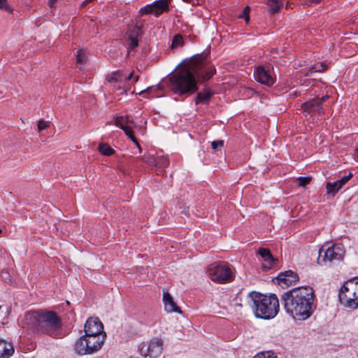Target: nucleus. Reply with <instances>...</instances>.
Instances as JSON below:
<instances>
[{"mask_svg": "<svg viewBox=\"0 0 358 358\" xmlns=\"http://www.w3.org/2000/svg\"><path fill=\"white\" fill-rule=\"evenodd\" d=\"M49 127V122H46L43 120H40L38 122V124H37V127H38V131L40 132L42 130L48 128Z\"/></svg>", "mask_w": 358, "mask_h": 358, "instance_id": "nucleus-34", "label": "nucleus"}, {"mask_svg": "<svg viewBox=\"0 0 358 358\" xmlns=\"http://www.w3.org/2000/svg\"><path fill=\"white\" fill-rule=\"evenodd\" d=\"M249 10L250 7L246 6L243 10L238 15L239 18H244L245 21L248 22L249 21L250 17H249Z\"/></svg>", "mask_w": 358, "mask_h": 358, "instance_id": "nucleus-33", "label": "nucleus"}, {"mask_svg": "<svg viewBox=\"0 0 358 358\" xmlns=\"http://www.w3.org/2000/svg\"><path fill=\"white\" fill-rule=\"evenodd\" d=\"M329 99V96H323L322 97H316L308 101L302 103V108L308 113H323L322 103Z\"/></svg>", "mask_w": 358, "mask_h": 358, "instance_id": "nucleus-12", "label": "nucleus"}, {"mask_svg": "<svg viewBox=\"0 0 358 358\" xmlns=\"http://www.w3.org/2000/svg\"><path fill=\"white\" fill-rule=\"evenodd\" d=\"M142 26L135 25L134 29L130 31L129 34H133L134 36L138 38V36L141 34Z\"/></svg>", "mask_w": 358, "mask_h": 358, "instance_id": "nucleus-36", "label": "nucleus"}, {"mask_svg": "<svg viewBox=\"0 0 358 358\" xmlns=\"http://www.w3.org/2000/svg\"><path fill=\"white\" fill-rule=\"evenodd\" d=\"M74 349L76 352L80 355L92 354V350H91V348L87 345L84 335L76 341Z\"/></svg>", "mask_w": 358, "mask_h": 358, "instance_id": "nucleus-18", "label": "nucleus"}, {"mask_svg": "<svg viewBox=\"0 0 358 358\" xmlns=\"http://www.w3.org/2000/svg\"><path fill=\"white\" fill-rule=\"evenodd\" d=\"M209 278L218 283H227L234 278V273L227 262L214 263L208 269Z\"/></svg>", "mask_w": 358, "mask_h": 358, "instance_id": "nucleus-7", "label": "nucleus"}, {"mask_svg": "<svg viewBox=\"0 0 358 358\" xmlns=\"http://www.w3.org/2000/svg\"><path fill=\"white\" fill-rule=\"evenodd\" d=\"M130 139L133 141L134 144H138V141L134 136L130 138Z\"/></svg>", "mask_w": 358, "mask_h": 358, "instance_id": "nucleus-44", "label": "nucleus"}, {"mask_svg": "<svg viewBox=\"0 0 358 358\" xmlns=\"http://www.w3.org/2000/svg\"><path fill=\"white\" fill-rule=\"evenodd\" d=\"M327 66L324 63H317L309 67L308 70L304 73L303 76L308 77L315 72H322L327 69Z\"/></svg>", "mask_w": 358, "mask_h": 358, "instance_id": "nucleus-24", "label": "nucleus"}, {"mask_svg": "<svg viewBox=\"0 0 358 358\" xmlns=\"http://www.w3.org/2000/svg\"><path fill=\"white\" fill-rule=\"evenodd\" d=\"M138 80V76H136L134 78L133 82L136 83Z\"/></svg>", "mask_w": 358, "mask_h": 358, "instance_id": "nucleus-47", "label": "nucleus"}, {"mask_svg": "<svg viewBox=\"0 0 358 358\" xmlns=\"http://www.w3.org/2000/svg\"><path fill=\"white\" fill-rule=\"evenodd\" d=\"M171 0H157L151 4L146 5L141 8L139 10V15L154 14L155 16L159 17L163 13L169 10V4Z\"/></svg>", "mask_w": 358, "mask_h": 358, "instance_id": "nucleus-8", "label": "nucleus"}, {"mask_svg": "<svg viewBox=\"0 0 358 358\" xmlns=\"http://www.w3.org/2000/svg\"><path fill=\"white\" fill-rule=\"evenodd\" d=\"M213 95V92L209 88H205L202 92L197 93L194 99L195 103H208Z\"/></svg>", "mask_w": 358, "mask_h": 358, "instance_id": "nucleus-20", "label": "nucleus"}, {"mask_svg": "<svg viewBox=\"0 0 358 358\" xmlns=\"http://www.w3.org/2000/svg\"><path fill=\"white\" fill-rule=\"evenodd\" d=\"M135 124L129 115L117 117L115 120V125L122 129L129 138L134 136L132 126Z\"/></svg>", "mask_w": 358, "mask_h": 358, "instance_id": "nucleus-13", "label": "nucleus"}, {"mask_svg": "<svg viewBox=\"0 0 358 358\" xmlns=\"http://www.w3.org/2000/svg\"><path fill=\"white\" fill-rule=\"evenodd\" d=\"M201 59L200 55L193 56L169 78V87L173 94L188 96L198 90L197 76L201 69Z\"/></svg>", "mask_w": 358, "mask_h": 358, "instance_id": "nucleus-2", "label": "nucleus"}, {"mask_svg": "<svg viewBox=\"0 0 358 358\" xmlns=\"http://www.w3.org/2000/svg\"><path fill=\"white\" fill-rule=\"evenodd\" d=\"M57 1V0H49L48 6L50 8H52L55 6V3Z\"/></svg>", "mask_w": 358, "mask_h": 358, "instance_id": "nucleus-43", "label": "nucleus"}, {"mask_svg": "<svg viewBox=\"0 0 358 358\" xmlns=\"http://www.w3.org/2000/svg\"><path fill=\"white\" fill-rule=\"evenodd\" d=\"M103 326L101 322L97 317L89 318L85 324V334L90 336H104L106 334L103 331Z\"/></svg>", "mask_w": 358, "mask_h": 358, "instance_id": "nucleus-9", "label": "nucleus"}, {"mask_svg": "<svg viewBox=\"0 0 358 358\" xmlns=\"http://www.w3.org/2000/svg\"><path fill=\"white\" fill-rule=\"evenodd\" d=\"M224 145V141L220 140L216 141H213L211 143V146L213 150H217L218 148H222Z\"/></svg>", "mask_w": 358, "mask_h": 358, "instance_id": "nucleus-38", "label": "nucleus"}, {"mask_svg": "<svg viewBox=\"0 0 358 358\" xmlns=\"http://www.w3.org/2000/svg\"><path fill=\"white\" fill-rule=\"evenodd\" d=\"M262 260V268L264 271H268L273 268L277 265L278 262V259L273 257L271 252L266 255Z\"/></svg>", "mask_w": 358, "mask_h": 358, "instance_id": "nucleus-22", "label": "nucleus"}, {"mask_svg": "<svg viewBox=\"0 0 358 358\" xmlns=\"http://www.w3.org/2000/svg\"><path fill=\"white\" fill-rule=\"evenodd\" d=\"M315 294L310 286L298 287L284 292L281 302L286 312L296 320H306L313 314Z\"/></svg>", "mask_w": 358, "mask_h": 358, "instance_id": "nucleus-1", "label": "nucleus"}, {"mask_svg": "<svg viewBox=\"0 0 358 358\" xmlns=\"http://www.w3.org/2000/svg\"><path fill=\"white\" fill-rule=\"evenodd\" d=\"M134 75V71L131 72L127 77H126L124 79L125 80H131L133 79Z\"/></svg>", "mask_w": 358, "mask_h": 358, "instance_id": "nucleus-42", "label": "nucleus"}, {"mask_svg": "<svg viewBox=\"0 0 358 358\" xmlns=\"http://www.w3.org/2000/svg\"><path fill=\"white\" fill-rule=\"evenodd\" d=\"M296 180L299 182V185L301 187H305L308 184H309L311 181L310 177H299Z\"/></svg>", "mask_w": 358, "mask_h": 358, "instance_id": "nucleus-32", "label": "nucleus"}, {"mask_svg": "<svg viewBox=\"0 0 358 358\" xmlns=\"http://www.w3.org/2000/svg\"><path fill=\"white\" fill-rule=\"evenodd\" d=\"M352 177V174L350 173L348 176H345L343 178H341L340 180H338L337 182L343 187L347 182H348L351 178Z\"/></svg>", "mask_w": 358, "mask_h": 358, "instance_id": "nucleus-35", "label": "nucleus"}, {"mask_svg": "<svg viewBox=\"0 0 358 358\" xmlns=\"http://www.w3.org/2000/svg\"><path fill=\"white\" fill-rule=\"evenodd\" d=\"M183 45V38L181 35L177 34L173 36L171 43V48H177Z\"/></svg>", "mask_w": 358, "mask_h": 358, "instance_id": "nucleus-28", "label": "nucleus"}, {"mask_svg": "<svg viewBox=\"0 0 358 358\" xmlns=\"http://www.w3.org/2000/svg\"><path fill=\"white\" fill-rule=\"evenodd\" d=\"M278 283L282 287H287L293 285L299 280L296 273L289 270L284 273H281L277 277Z\"/></svg>", "mask_w": 358, "mask_h": 358, "instance_id": "nucleus-14", "label": "nucleus"}, {"mask_svg": "<svg viewBox=\"0 0 358 358\" xmlns=\"http://www.w3.org/2000/svg\"><path fill=\"white\" fill-rule=\"evenodd\" d=\"M255 76L258 82L267 86H271L275 82V78L272 76L270 69L262 66L256 69Z\"/></svg>", "mask_w": 358, "mask_h": 358, "instance_id": "nucleus-11", "label": "nucleus"}, {"mask_svg": "<svg viewBox=\"0 0 358 358\" xmlns=\"http://www.w3.org/2000/svg\"><path fill=\"white\" fill-rule=\"evenodd\" d=\"M24 323L34 334L48 335L52 338L59 336L62 327V320L57 313L46 310L27 312Z\"/></svg>", "mask_w": 358, "mask_h": 358, "instance_id": "nucleus-3", "label": "nucleus"}, {"mask_svg": "<svg viewBox=\"0 0 358 358\" xmlns=\"http://www.w3.org/2000/svg\"><path fill=\"white\" fill-rule=\"evenodd\" d=\"M1 278L6 282H10V274L7 271L3 270L0 274Z\"/></svg>", "mask_w": 358, "mask_h": 358, "instance_id": "nucleus-39", "label": "nucleus"}, {"mask_svg": "<svg viewBox=\"0 0 358 358\" xmlns=\"http://www.w3.org/2000/svg\"><path fill=\"white\" fill-rule=\"evenodd\" d=\"M135 145L137 146L138 149L139 150V152H141L142 148H141L139 143L138 142V144H135Z\"/></svg>", "mask_w": 358, "mask_h": 358, "instance_id": "nucleus-46", "label": "nucleus"}, {"mask_svg": "<svg viewBox=\"0 0 358 358\" xmlns=\"http://www.w3.org/2000/svg\"><path fill=\"white\" fill-rule=\"evenodd\" d=\"M86 60H87V57H86L85 52L83 50H79L78 51V53L76 55L77 64L79 65H82L86 62Z\"/></svg>", "mask_w": 358, "mask_h": 358, "instance_id": "nucleus-30", "label": "nucleus"}, {"mask_svg": "<svg viewBox=\"0 0 358 358\" xmlns=\"http://www.w3.org/2000/svg\"><path fill=\"white\" fill-rule=\"evenodd\" d=\"M339 300L345 307L356 309L358 308V278L350 279L341 287Z\"/></svg>", "mask_w": 358, "mask_h": 358, "instance_id": "nucleus-5", "label": "nucleus"}, {"mask_svg": "<svg viewBox=\"0 0 358 358\" xmlns=\"http://www.w3.org/2000/svg\"><path fill=\"white\" fill-rule=\"evenodd\" d=\"M345 249L341 244H334L325 248L322 246L319 250L317 263L320 265H329L343 260L345 256Z\"/></svg>", "mask_w": 358, "mask_h": 358, "instance_id": "nucleus-6", "label": "nucleus"}, {"mask_svg": "<svg viewBox=\"0 0 358 358\" xmlns=\"http://www.w3.org/2000/svg\"><path fill=\"white\" fill-rule=\"evenodd\" d=\"M122 73L120 71L114 72L108 78V80L109 83H119L122 81Z\"/></svg>", "mask_w": 358, "mask_h": 358, "instance_id": "nucleus-29", "label": "nucleus"}, {"mask_svg": "<svg viewBox=\"0 0 358 358\" xmlns=\"http://www.w3.org/2000/svg\"><path fill=\"white\" fill-rule=\"evenodd\" d=\"M202 56L201 62V69L199 70V74L197 76L198 80H206L210 79L215 73V69L213 66H207L204 62V56Z\"/></svg>", "mask_w": 358, "mask_h": 358, "instance_id": "nucleus-15", "label": "nucleus"}, {"mask_svg": "<svg viewBox=\"0 0 358 358\" xmlns=\"http://www.w3.org/2000/svg\"><path fill=\"white\" fill-rule=\"evenodd\" d=\"M250 306L257 317L268 320L273 318L279 311V300L274 294L269 296L259 292H252L248 294Z\"/></svg>", "mask_w": 358, "mask_h": 358, "instance_id": "nucleus-4", "label": "nucleus"}, {"mask_svg": "<svg viewBox=\"0 0 358 358\" xmlns=\"http://www.w3.org/2000/svg\"><path fill=\"white\" fill-rule=\"evenodd\" d=\"M84 336L87 345H89L91 348L90 350H92V353L96 352L101 348L103 343L104 336H90L87 334H85Z\"/></svg>", "mask_w": 358, "mask_h": 358, "instance_id": "nucleus-16", "label": "nucleus"}, {"mask_svg": "<svg viewBox=\"0 0 358 358\" xmlns=\"http://www.w3.org/2000/svg\"><path fill=\"white\" fill-rule=\"evenodd\" d=\"M135 145L137 146L138 149L139 150V152H141L142 148H141L139 143L138 142V144H135Z\"/></svg>", "mask_w": 358, "mask_h": 358, "instance_id": "nucleus-45", "label": "nucleus"}, {"mask_svg": "<svg viewBox=\"0 0 358 358\" xmlns=\"http://www.w3.org/2000/svg\"><path fill=\"white\" fill-rule=\"evenodd\" d=\"M357 151H358V148H357Z\"/></svg>", "mask_w": 358, "mask_h": 358, "instance_id": "nucleus-49", "label": "nucleus"}, {"mask_svg": "<svg viewBox=\"0 0 358 358\" xmlns=\"http://www.w3.org/2000/svg\"><path fill=\"white\" fill-rule=\"evenodd\" d=\"M150 163H153L154 165L160 169H164L169 164V159L166 156H157L152 159Z\"/></svg>", "mask_w": 358, "mask_h": 358, "instance_id": "nucleus-23", "label": "nucleus"}, {"mask_svg": "<svg viewBox=\"0 0 358 358\" xmlns=\"http://www.w3.org/2000/svg\"><path fill=\"white\" fill-rule=\"evenodd\" d=\"M267 5L269 12L271 14L277 13L282 6L281 0H267Z\"/></svg>", "mask_w": 358, "mask_h": 358, "instance_id": "nucleus-26", "label": "nucleus"}, {"mask_svg": "<svg viewBox=\"0 0 358 358\" xmlns=\"http://www.w3.org/2000/svg\"><path fill=\"white\" fill-rule=\"evenodd\" d=\"M129 49H134L138 45V39L133 34H129Z\"/></svg>", "mask_w": 358, "mask_h": 358, "instance_id": "nucleus-31", "label": "nucleus"}, {"mask_svg": "<svg viewBox=\"0 0 358 358\" xmlns=\"http://www.w3.org/2000/svg\"><path fill=\"white\" fill-rule=\"evenodd\" d=\"M0 9H3L6 11H10V8L8 5L7 0H0Z\"/></svg>", "mask_w": 358, "mask_h": 358, "instance_id": "nucleus-40", "label": "nucleus"}, {"mask_svg": "<svg viewBox=\"0 0 358 358\" xmlns=\"http://www.w3.org/2000/svg\"><path fill=\"white\" fill-rule=\"evenodd\" d=\"M1 233V229H0V234Z\"/></svg>", "mask_w": 358, "mask_h": 358, "instance_id": "nucleus-48", "label": "nucleus"}, {"mask_svg": "<svg viewBox=\"0 0 358 358\" xmlns=\"http://www.w3.org/2000/svg\"><path fill=\"white\" fill-rule=\"evenodd\" d=\"M163 301H164V303L165 310L168 313H172V312L180 313H182L180 308L174 302L173 297L171 296V294L167 291L164 292Z\"/></svg>", "mask_w": 358, "mask_h": 358, "instance_id": "nucleus-17", "label": "nucleus"}, {"mask_svg": "<svg viewBox=\"0 0 358 358\" xmlns=\"http://www.w3.org/2000/svg\"><path fill=\"white\" fill-rule=\"evenodd\" d=\"M270 252L271 251L268 249L264 248H260L257 251V254L261 256L262 259L265 258V257L268 255Z\"/></svg>", "mask_w": 358, "mask_h": 358, "instance_id": "nucleus-37", "label": "nucleus"}, {"mask_svg": "<svg viewBox=\"0 0 358 358\" xmlns=\"http://www.w3.org/2000/svg\"><path fill=\"white\" fill-rule=\"evenodd\" d=\"M13 352V345L10 343L0 339V358H9Z\"/></svg>", "mask_w": 358, "mask_h": 358, "instance_id": "nucleus-19", "label": "nucleus"}, {"mask_svg": "<svg viewBox=\"0 0 358 358\" xmlns=\"http://www.w3.org/2000/svg\"><path fill=\"white\" fill-rule=\"evenodd\" d=\"M139 94H149L150 97H159L162 95V88L159 85L148 87L145 90L141 91Z\"/></svg>", "mask_w": 358, "mask_h": 358, "instance_id": "nucleus-21", "label": "nucleus"}, {"mask_svg": "<svg viewBox=\"0 0 358 358\" xmlns=\"http://www.w3.org/2000/svg\"><path fill=\"white\" fill-rule=\"evenodd\" d=\"M254 358H277L273 355H266L264 353H260L256 355Z\"/></svg>", "mask_w": 358, "mask_h": 358, "instance_id": "nucleus-41", "label": "nucleus"}, {"mask_svg": "<svg viewBox=\"0 0 358 358\" xmlns=\"http://www.w3.org/2000/svg\"><path fill=\"white\" fill-rule=\"evenodd\" d=\"M343 187L337 182H327L326 184L327 194L335 196Z\"/></svg>", "mask_w": 358, "mask_h": 358, "instance_id": "nucleus-25", "label": "nucleus"}, {"mask_svg": "<svg viewBox=\"0 0 358 358\" xmlns=\"http://www.w3.org/2000/svg\"><path fill=\"white\" fill-rule=\"evenodd\" d=\"M99 151L106 156H110L115 152L114 150L106 143H100L99 145Z\"/></svg>", "mask_w": 358, "mask_h": 358, "instance_id": "nucleus-27", "label": "nucleus"}, {"mask_svg": "<svg viewBox=\"0 0 358 358\" xmlns=\"http://www.w3.org/2000/svg\"><path fill=\"white\" fill-rule=\"evenodd\" d=\"M163 343L161 339L155 338L152 340L145 349L144 347L141 350V354L145 357L149 356L150 358H157L162 352Z\"/></svg>", "mask_w": 358, "mask_h": 358, "instance_id": "nucleus-10", "label": "nucleus"}]
</instances>
